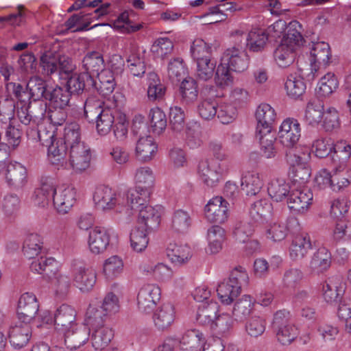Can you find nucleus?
I'll return each instance as SVG.
<instances>
[{
  "instance_id": "9d476101",
  "label": "nucleus",
  "mask_w": 351,
  "mask_h": 351,
  "mask_svg": "<svg viewBox=\"0 0 351 351\" xmlns=\"http://www.w3.org/2000/svg\"><path fill=\"white\" fill-rule=\"evenodd\" d=\"M39 304L36 295L25 293L21 295L17 306V317L23 323L30 324L38 314Z\"/></svg>"
},
{
  "instance_id": "f257e3e1",
  "label": "nucleus",
  "mask_w": 351,
  "mask_h": 351,
  "mask_svg": "<svg viewBox=\"0 0 351 351\" xmlns=\"http://www.w3.org/2000/svg\"><path fill=\"white\" fill-rule=\"evenodd\" d=\"M84 117L89 123H95L100 135L108 134L115 121L112 111L103 106L100 101H86L84 104Z\"/></svg>"
},
{
  "instance_id": "9b49d317",
  "label": "nucleus",
  "mask_w": 351,
  "mask_h": 351,
  "mask_svg": "<svg viewBox=\"0 0 351 351\" xmlns=\"http://www.w3.org/2000/svg\"><path fill=\"white\" fill-rule=\"evenodd\" d=\"M313 197L308 189H293L287 197L288 208L294 214H302L308 210Z\"/></svg>"
},
{
  "instance_id": "49530a36",
  "label": "nucleus",
  "mask_w": 351,
  "mask_h": 351,
  "mask_svg": "<svg viewBox=\"0 0 351 351\" xmlns=\"http://www.w3.org/2000/svg\"><path fill=\"white\" fill-rule=\"evenodd\" d=\"M71 95L66 88L56 86L50 88L49 94L47 95V100L53 108H65L69 105Z\"/></svg>"
},
{
  "instance_id": "dca6fc26",
  "label": "nucleus",
  "mask_w": 351,
  "mask_h": 351,
  "mask_svg": "<svg viewBox=\"0 0 351 351\" xmlns=\"http://www.w3.org/2000/svg\"><path fill=\"white\" fill-rule=\"evenodd\" d=\"M76 312L67 304L61 305L54 314V326L56 330L60 332H66L69 329L77 324L75 322Z\"/></svg>"
},
{
  "instance_id": "69168bd1",
  "label": "nucleus",
  "mask_w": 351,
  "mask_h": 351,
  "mask_svg": "<svg viewBox=\"0 0 351 351\" xmlns=\"http://www.w3.org/2000/svg\"><path fill=\"white\" fill-rule=\"evenodd\" d=\"M191 53L195 62L211 59V47L202 39H195L191 47Z\"/></svg>"
},
{
  "instance_id": "412c9836",
  "label": "nucleus",
  "mask_w": 351,
  "mask_h": 351,
  "mask_svg": "<svg viewBox=\"0 0 351 351\" xmlns=\"http://www.w3.org/2000/svg\"><path fill=\"white\" fill-rule=\"evenodd\" d=\"M255 136L259 142L261 155L267 158H274L278 153L275 131L256 130Z\"/></svg>"
},
{
  "instance_id": "5701e85b",
  "label": "nucleus",
  "mask_w": 351,
  "mask_h": 351,
  "mask_svg": "<svg viewBox=\"0 0 351 351\" xmlns=\"http://www.w3.org/2000/svg\"><path fill=\"white\" fill-rule=\"evenodd\" d=\"M5 178L10 186L21 189L27 182V169L19 162H11L7 166Z\"/></svg>"
},
{
  "instance_id": "8fccbe9b",
  "label": "nucleus",
  "mask_w": 351,
  "mask_h": 351,
  "mask_svg": "<svg viewBox=\"0 0 351 351\" xmlns=\"http://www.w3.org/2000/svg\"><path fill=\"white\" fill-rule=\"evenodd\" d=\"M167 256L176 265H180L191 257L190 248L186 245H178L170 243L167 248Z\"/></svg>"
},
{
  "instance_id": "680f3d73",
  "label": "nucleus",
  "mask_w": 351,
  "mask_h": 351,
  "mask_svg": "<svg viewBox=\"0 0 351 351\" xmlns=\"http://www.w3.org/2000/svg\"><path fill=\"white\" fill-rule=\"evenodd\" d=\"M281 261L280 257H273L270 263L263 258H256L254 262V273L257 277H265L270 269H276Z\"/></svg>"
},
{
  "instance_id": "6e6552de",
  "label": "nucleus",
  "mask_w": 351,
  "mask_h": 351,
  "mask_svg": "<svg viewBox=\"0 0 351 351\" xmlns=\"http://www.w3.org/2000/svg\"><path fill=\"white\" fill-rule=\"evenodd\" d=\"M301 136V128L297 119H286L281 124L278 132L280 143L287 147L286 150L295 149L294 147Z\"/></svg>"
},
{
  "instance_id": "20e7f679",
  "label": "nucleus",
  "mask_w": 351,
  "mask_h": 351,
  "mask_svg": "<svg viewBox=\"0 0 351 351\" xmlns=\"http://www.w3.org/2000/svg\"><path fill=\"white\" fill-rule=\"evenodd\" d=\"M40 64L47 75L59 72L70 74L75 69L71 58L60 53H47L41 56Z\"/></svg>"
},
{
  "instance_id": "b1692460",
  "label": "nucleus",
  "mask_w": 351,
  "mask_h": 351,
  "mask_svg": "<svg viewBox=\"0 0 351 351\" xmlns=\"http://www.w3.org/2000/svg\"><path fill=\"white\" fill-rule=\"evenodd\" d=\"M93 200L97 208L102 210H111L117 204L115 192L108 186H99L96 189Z\"/></svg>"
},
{
  "instance_id": "ea45409f",
  "label": "nucleus",
  "mask_w": 351,
  "mask_h": 351,
  "mask_svg": "<svg viewBox=\"0 0 351 351\" xmlns=\"http://www.w3.org/2000/svg\"><path fill=\"white\" fill-rule=\"evenodd\" d=\"M27 87L29 90V99L34 101L47 100V95L49 94L50 88L45 80L39 77H31Z\"/></svg>"
},
{
  "instance_id": "0eeeda50",
  "label": "nucleus",
  "mask_w": 351,
  "mask_h": 351,
  "mask_svg": "<svg viewBox=\"0 0 351 351\" xmlns=\"http://www.w3.org/2000/svg\"><path fill=\"white\" fill-rule=\"evenodd\" d=\"M29 267L33 273L40 275V278L47 283L53 282L60 274L58 262L52 257L40 256L35 258Z\"/></svg>"
},
{
  "instance_id": "13d9d810",
  "label": "nucleus",
  "mask_w": 351,
  "mask_h": 351,
  "mask_svg": "<svg viewBox=\"0 0 351 351\" xmlns=\"http://www.w3.org/2000/svg\"><path fill=\"white\" fill-rule=\"evenodd\" d=\"M8 119L9 124L5 129V137L8 143L13 146L16 147L19 145L23 134V129L20 124L14 125L15 119L14 118L13 110H10L8 114Z\"/></svg>"
},
{
  "instance_id": "a18cd8bd",
  "label": "nucleus",
  "mask_w": 351,
  "mask_h": 351,
  "mask_svg": "<svg viewBox=\"0 0 351 351\" xmlns=\"http://www.w3.org/2000/svg\"><path fill=\"white\" fill-rule=\"evenodd\" d=\"M285 88L290 98L293 99H302L306 86L303 78L291 74L287 78Z\"/></svg>"
},
{
  "instance_id": "052dcab7",
  "label": "nucleus",
  "mask_w": 351,
  "mask_h": 351,
  "mask_svg": "<svg viewBox=\"0 0 351 351\" xmlns=\"http://www.w3.org/2000/svg\"><path fill=\"white\" fill-rule=\"evenodd\" d=\"M324 298L327 303L336 306L343 300L345 289L343 286L326 282L323 286Z\"/></svg>"
},
{
  "instance_id": "f03ea898",
  "label": "nucleus",
  "mask_w": 351,
  "mask_h": 351,
  "mask_svg": "<svg viewBox=\"0 0 351 351\" xmlns=\"http://www.w3.org/2000/svg\"><path fill=\"white\" fill-rule=\"evenodd\" d=\"M248 275L241 266L236 267L230 273L227 281L218 285L217 295L221 302L231 304L241 291V287L248 283Z\"/></svg>"
},
{
  "instance_id": "864d4df0",
  "label": "nucleus",
  "mask_w": 351,
  "mask_h": 351,
  "mask_svg": "<svg viewBox=\"0 0 351 351\" xmlns=\"http://www.w3.org/2000/svg\"><path fill=\"white\" fill-rule=\"evenodd\" d=\"M296 21L290 23L287 32L283 34L280 45L298 49L302 45L303 37L301 33L296 29Z\"/></svg>"
},
{
  "instance_id": "4be33fe9",
  "label": "nucleus",
  "mask_w": 351,
  "mask_h": 351,
  "mask_svg": "<svg viewBox=\"0 0 351 351\" xmlns=\"http://www.w3.org/2000/svg\"><path fill=\"white\" fill-rule=\"evenodd\" d=\"M257 121L256 130L265 132L274 131L273 124L275 122L276 114L273 108L267 104L258 106L255 113Z\"/></svg>"
},
{
  "instance_id": "603ef678",
  "label": "nucleus",
  "mask_w": 351,
  "mask_h": 351,
  "mask_svg": "<svg viewBox=\"0 0 351 351\" xmlns=\"http://www.w3.org/2000/svg\"><path fill=\"white\" fill-rule=\"evenodd\" d=\"M154 178L152 171L149 167H143L137 170L135 175V189H144L143 197L145 199L148 195V190H151L154 184Z\"/></svg>"
},
{
  "instance_id": "7ed1b4c3",
  "label": "nucleus",
  "mask_w": 351,
  "mask_h": 351,
  "mask_svg": "<svg viewBox=\"0 0 351 351\" xmlns=\"http://www.w3.org/2000/svg\"><path fill=\"white\" fill-rule=\"evenodd\" d=\"M144 189H135L133 192V217L140 219H149L152 225H155L157 217H161L162 208L149 205L151 190H148L146 198L143 197Z\"/></svg>"
},
{
  "instance_id": "4468645a",
  "label": "nucleus",
  "mask_w": 351,
  "mask_h": 351,
  "mask_svg": "<svg viewBox=\"0 0 351 351\" xmlns=\"http://www.w3.org/2000/svg\"><path fill=\"white\" fill-rule=\"evenodd\" d=\"M66 89L71 94L80 95L83 92L92 93L95 86L93 77L84 72L72 74L66 81Z\"/></svg>"
},
{
  "instance_id": "e2e57ef3",
  "label": "nucleus",
  "mask_w": 351,
  "mask_h": 351,
  "mask_svg": "<svg viewBox=\"0 0 351 351\" xmlns=\"http://www.w3.org/2000/svg\"><path fill=\"white\" fill-rule=\"evenodd\" d=\"M348 144L346 141H339L332 145L331 158L334 165L346 166L350 158V152L348 149Z\"/></svg>"
},
{
  "instance_id": "c9c22d12",
  "label": "nucleus",
  "mask_w": 351,
  "mask_h": 351,
  "mask_svg": "<svg viewBox=\"0 0 351 351\" xmlns=\"http://www.w3.org/2000/svg\"><path fill=\"white\" fill-rule=\"evenodd\" d=\"M147 97L152 101H161L164 99L167 87L162 84L158 75L154 72L147 73Z\"/></svg>"
},
{
  "instance_id": "aec40b11",
  "label": "nucleus",
  "mask_w": 351,
  "mask_h": 351,
  "mask_svg": "<svg viewBox=\"0 0 351 351\" xmlns=\"http://www.w3.org/2000/svg\"><path fill=\"white\" fill-rule=\"evenodd\" d=\"M63 334L67 348L73 350L84 345L88 341L90 332L86 326L76 324Z\"/></svg>"
},
{
  "instance_id": "a211bd4d",
  "label": "nucleus",
  "mask_w": 351,
  "mask_h": 351,
  "mask_svg": "<svg viewBox=\"0 0 351 351\" xmlns=\"http://www.w3.org/2000/svg\"><path fill=\"white\" fill-rule=\"evenodd\" d=\"M175 317L174 306L171 303H165L154 311L152 318L155 327L160 331H164L171 326Z\"/></svg>"
},
{
  "instance_id": "c756f323",
  "label": "nucleus",
  "mask_w": 351,
  "mask_h": 351,
  "mask_svg": "<svg viewBox=\"0 0 351 351\" xmlns=\"http://www.w3.org/2000/svg\"><path fill=\"white\" fill-rule=\"evenodd\" d=\"M219 306L217 302L213 301L203 302L197 308V322L209 328L218 315Z\"/></svg>"
},
{
  "instance_id": "393cba45",
  "label": "nucleus",
  "mask_w": 351,
  "mask_h": 351,
  "mask_svg": "<svg viewBox=\"0 0 351 351\" xmlns=\"http://www.w3.org/2000/svg\"><path fill=\"white\" fill-rule=\"evenodd\" d=\"M157 149L158 146L151 136L140 137L135 148L136 158L141 162H149L157 152Z\"/></svg>"
},
{
  "instance_id": "de8ad7c7",
  "label": "nucleus",
  "mask_w": 351,
  "mask_h": 351,
  "mask_svg": "<svg viewBox=\"0 0 351 351\" xmlns=\"http://www.w3.org/2000/svg\"><path fill=\"white\" fill-rule=\"evenodd\" d=\"M36 196L44 197V199L38 201V206L45 207L47 206L50 199L53 200V196H56L53 178L51 177H42L40 188L35 191Z\"/></svg>"
},
{
  "instance_id": "774afa93",
  "label": "nucleus",
  "mask_w": 351,
  "mask_h": 351,
  "mask_svg": "<svg viewBox=\"0 0 351 351\" xmlns=\"http://www.w3.org/2000/svg\"><path fill=\"white\" fill-rule=\"evenodd\" d=\"M338 87V80L334 74L330 73L324 75L319 82L317 94L320 97L330 96Z\"/></svg>"
},
{
  "instance_id": "bf43d9fd",
  "label": "nucleus",
  "mask_w": 351,
  "mask_h": 351,
  "mask_svg": "<svg viewBox=\"0 0 351 351\" xmlns=\"http://www.w3.org/2000/svg\"><path fill=\"white\" fill-rule=\"evenodd\" d=\"M233 324L234 319L230 314H218L209 329L217 335H226L232 328Z\"/></svg>"
},
{
  "instance_id": "79ce46f5",
  "label": "nucleus",
  "mask_w": 351,
  "mask_h": 351,
  "mask_svg": "<svg viewBox=\"0 0 351 351\" xmlns=\"http://www.w3.org/2000/svg\"><path fill=\"white\" fill-rule=\"evenodd\" d=\"M98 82L95 80V86L92 92L97 90L104 97L109 96L114 90L115 82L113 74L109 69L102 71L99 75H96Z\"/></svg>"
},
{
  "instance_id": "6ab92c4d",
  "label": "nucleus",
  "mask_w": 351,
  "mask_h": 351,
  "mask_svg": "<svg viewBox=\"0 0 351 351\" xmlns=\"http://www.w3.org/2000/svg\"><path fill=\"white\" fill-rule=\"evenodd\" d=\"M31 337L32 329L29 324L21 322L10 327L8 338L11 346L15 349L25 347Z\"/></svg>"
},
{
  "instance_id": "ddd939ff",
  "label": "nucleus",
  "mask_w": 351,
  "mask_h": 351,
  "mask_svg": "<svg viewBox=\"0 0 351 351\" xmlns=\"http://www.w3.org/2000/svg\"><path fill=\"white\" fill-rule=\"evenodd\" d=\"M90 150L85 143H80L70 147L69 151V162L71 167L76 172L86 170L90 165Z\"/></svg>"
},
{
  "instance_id": "37998d69",
  "label": "nucleus",
  "mask_w": 351,
  "mask_h": 351,
  "mask_svg": "<svg viewBox=\"0 0 351 351\" xmlns=\"http://www.w3.org/2000/svg\"><path fill=\"white\" fill-rule=\"evenodd\" d=\"M263 186V182L258 173L247 172L241 178V191L247 196L258 194Z\"/></svg>"
},
{
  "instance_id": "423d86ee",
  "label": "nucleus",
  "mask_w": 351,
  "mask_h": 351,
  "mask_svg": "<svg viewBox=\"0 0 351 351\" xmlns=\"http://www.w3.org/2000/svg\"><path fill=\"white\" fill-rule=\"evenodd\" d=\"M161 291L152 284L144 285L137 295V308L142 314H150L160 300Z\"/></svg>"
},
{
  "instance_id": "338daca9",
  "label": "nucleus",
  "mask_w": 351,
  "mask_h": 351,
  "mask_svg": "<svg viewBox=\"0 0 351 351\" xmlns=\"http://www.w3.org/2000/svg\"><path fill=\"white\" fill-rule=\"evenodd\" d=\"M130 120L125 112L119 110L116 115L114 125V134L119 141H124L128 137Z\"/></svg>"
},
{
  "instance_id": "473e14b6",
  "label": "nucleus",
  "mask_w": 351,
  "mask_h": 351,
  "mask_svg": "<svg viewBox=\"0 0 351 351\" xmlns=\"http://www.w3.org/2000/svg\"><path fill=\"white\" fill-rule=\"evenodd\" d=\"M82 66L85 69L84 73L94 77L102 71H106L103 55L99 51H93L88 52L83 58Z\"/></svg>"
},
{
  "instance_id": "a878e982",
  "label": "nucleus",
  "mask_w": 351,
  "mask_h": 351,
  "mask_svg": "<svg viewBox=\"0 0 351 351\" xmlns=\"http://www.w3.org/2000/svg\"><path fill=\"white\" fill-rule=\"evenodd\" d=\"M110 243V235L106 230L95 227L89 233L88 245L90 251L99 254L104 252Z\"/></svg>"
},
{
  "instance_id": "3c124183",
  "label": "nucleus",
  "mask_w": 351,
  "mask_h": 351,
  "mask_svg": "<svg viewBox=\"0 0 351 351\" xmlns=\"http://www.w3.org/2000/svg\"><path fill=\"white\" fill-rule=\"evenodd\" d=\"M267 191L271 198L278 202L285 199L287 200L291 190L288 183H286L283 180L278 179L269 183Z\"/></svg>"
},
{
  "instance_id": "2f4dec72",
  "label": "nucleus",
  "mask_w": 351,
  "mask_h": 351,
  "mask_svg": "<svg viewBox=\"0 0 351 351\" xmlns=\"http://www.w3.org/2000/svg\"><path fill=\"white\" fill-rule=\"evenodd\" d=\"M331 51L330 46L324 42L315 43L311 51V64L312 66H326L330 63Z\"/></svg>"
},
{
  "instance_id": "f704fd0d",
  "label": "nucleus",
  "mask_w": 351,
  "mask_h": 351,
  "mask_svg": "<svg viewBox=\"0 0 351 351\" xmlns=\"http://www.w3.org/2000/svg\"><path fill=\"white\" fill-rule=\"evenodd\" d=\"M75 196V189L71 186L64 189L60 194L53 196V204L58 213H67L76 201Z\"/></svg>"
},
{
  "instance_id": "e433bc0d",
  "label": "nucleus",
  "mask_w": 351,
  "mask_h": 351,
  "mask_svg": "<svg viewBox=\"0 0 351 351\" xmlns=\"http://www.w3.org/2000/svg\"><path fill=\"white\" fill-rule=\"evenodd\" d=\"M90 340L96 350H103L107 347L114 337V331L109 326L98 328L90 330Z\"/></svg>"
},
{
  "instance_id": "c03bdc74",
  "label": "nucleus",
  "mask_w": 351,
  "mask_h": 351,
  "mask_svg": "<svg viewBox=\"0 0 351 351\" xmlns=\"http://www.w3.org/2000/svg\"><path fill=\"white\" fill-rule=\"evenodd\" d=\"M179 93L182 103L189 105L195 102L198 97L196 80L190 77L184 78L179 88Z\"/></svg>"
},
{
  "instance_id": "cd10ccee",
  "label": "nucleus",
  "mask_w": 351,
  "mask_h": 351,
  "mask_svg": "<svg viewBox=\"0 0 351 351\" xmlns=\"http://www.w3.org/2000/svg\"><path fill=\"white\" fill-rule=\"evenodd\" d=\"M51 142L48 146V156L53 165L63 166L66 162V156L69 146L61 138L50 136Z\"/></svg>"
},
{
  "instance_id": "bb28decb",
  "label": "nucleus",
  "mask_w": 351,
  "mask_h": 351,
  "mask_svg": "<svg viewBox=\"0 0 351 351\" xmlns=\"http://www.w3.org/2000/svg\"><path fill=\"white\" fill-rule=\"evenodd\" d=\"M45 108L41 104H32L29 102L18 110L17 115L21 123L27 126L32 122L37 121L44 117Z\"/></svg>"
},
{
  "instance_id": "c85d7f7f",
  "label": "nucleus",
  "mask_w": 351,
  "mask_h": 351,
  "mask_svg": "<svg viewBox=\"0 0 351 351\" xmlns=\"http://www.w3.org/2000/svg\"><path fill=\"white\" fill-rule=\"evenodd\" d=\"M96 272L85 267H80L74 274V283L82 292H89L96 283Z\"/></svg>"
},
{
  "instance_id": "39448f33",
  "label": "nucleus",
  "mask_w": 351,
  "mask_h": 351,
  "mask_svg": "<svg viewBox=\"0 0 351 351\" xmlns=\"http://www.w3.org/2000/svg\"><path fill=\"white\" fill-rule=\"evenodd\" d=\"M285 159L291 166L289 176L293 182L300 185L306 183L311 174V168L302 162V158L296 154L295 149L286 150Z\"/></svg>"
},
{
  "instance_id": "f3484780",
  "label": "nucleus",
  "mask_w": 351,
  "mask_h": 351,
  "mask_svg": "<svg viewBox=\"0 0 351 351\" xmlns=\"http://www.w3.org/2000/svg\"><path fill=\"white\" fill-rule=\"evenodd\" d=\"M219 165H216L213 159L202 160L198 165V174L207 186L214 187L221 178Z\"/></svg>"
},
{
  "instance_id": "7c9ffc66",
  "label": "nucleus",
  "mask_w": 351,
  "mask_h": 351,
  "mask_svg": "<svg viewBox=\"0 0 351 351\" xmlns=\"http://www.w3.org/2000/svg\"><path fill=\"white\" fill-rule=\"evenodd\" d=\"M273 206L269 200L261 199L252 204L250 215L258 223H263L271 219Z\"/></svg>"
},
{
  "instance_id": "f8f14e48",
  "label": "nucleus",
  "mask_w": 351,
  "mask_h": 351,
  "mask_svg": "<svg viewBox=\"0 0 351 351\" xmlns=\"http://www.w3.org/2000/svg\"><path fill=\"white\" fill-rule=\"evenodd\" d=\"M227 201L221 196H216L209 200L204 208L205 217L208 221L223 223L228 217Z\"/></svg>"
},
{
  "instance_id": "5fc2aeb1",
  "label": "nucleus",
  "mask_w": 351,
  "mask_h": 351,
  "mask_svg": "<svg viewBox=\"0 0 351 351\" xmlns=\"http://www.w3.org/2000/svg\"><path fill=\"white\" fill-rule=\"evenodd\" d=\"M324 104L318 99L310 100L306 105L305 119L309 124L319 123L324 115Z\"/></svg>"
},
{
  "instance_id": "09e8293b",
  "label": "nucleus",
  "mask_w": 351,
  "mask_h": 351,
  "mask_svg": "<svg viewBox=\"0 0 351 351\" xmlns=\"http://www.w3.org/2000/svg\"><path fill=\"white\" fill-rule=\"evenodd\" d=\"M254 302L250 295H244L241 299L236 302L232 311L234 320L243 322L251 313Z\"/></svg>"
},
{
  "instance_id": "72a5a7b5",
  "label": "nucleus",
  "mask_w": 351,
  "mask_h": 351,
  "mask_svg": "<svg viewBox=\"0 0 351 351\" xmlns=\"http://www.w3.org/2000/svg\"><path fill=\"white\" fill-rule=\"evenodd\" d=\"M110 315L104 310L90 305L86 313L85 323L88 329L91 330L98 328L107 326L105 323L108 319Z\"/></svg>"
},
{
  "instance_id": "4d7b16f0",
  "label": "nucleus",
  "mask_w": 351,
  "mask_h": 351,
  "mask_svg": "<svg viewBox=\"0 0 351 351\" xmlns=\"http://www.w3.org/2000/svg\"><path fill=\"white\" fill-rule=\"evenodd\" d=\"M43 242L37 234H29L24 241L23 246V254L29 259L34 258L40 252Z\"/></svg>"
},
{
  "instance_id": "a19ab883",
  "label": "nucleus",
  "mask_w": 351,
  "mask_h": 351,
  "mask_svg": "<svg viewBox=\"0 0 351 351\" xmlns=\"http://www.w3.org/2000/svg\"><path fill=\"white\" fill-rule=\"evenodd\" d=\"M310 237L307 233H301L295 236L290 247V256L292 258H303L311 249Z\"/></svg>"
},
{
  "instance_id": "58836bf2",
  "label": "nucleus",
  "mask_w": 351,
  "mask_h": 351,
  "mask_svg": "<svg viewBox=\"0 0 351 351\" xmlns=\"http://www.w3.org/2000/svg\"><path fill=\"white\" fill-rule=\"evenodd\" d=\"M331 262L330 252L327 248L322 247L314 253L310 263V267L317 274L323 273L330 267Z\"/></svg>"
},
{
  "instance_id": "0e129e2a",
  "label": "nucleus",
  "mask_w": 351,
  "mask_h": 351,
  "mask_svg": "<svg viewBox=\"0 0 351 351\" xmlns=\"http://www.w3.org/2000/svg\"><path fill=\"white\" fill-rule=\"evenodd\" d=\"M151 117V126L153 132L161 134L167 126V119L165 113L161 108L156 107L152 108L149 112Z\"/></svg>"
},
{
  "instance_id": "4c0bfd02",
  "label": "nucleus",
  "mask_w": 351,
  "mask_h": 351,
  "mask_svg": "<svg viewBox=\"0 0 351 351\" xmlns=\"http://www.w3.org/2000/svg\"><path fill=\"white\" fill-rule=\"evenodd\" d=\"M180 343L184 351H197L204 346L205 338L198 330H191L184 333Z\"/></svg>"
},
{
  "instance_id": "1a4fd4ad",
  "label": "nucleus",
  "mask_w": 351,
  "mask_h": 351,
  "mask_svg": "<svg viewBox=\"0 0 351 351\" xmlns=\"http://www.w3.org/2000/svg\"><path fill=\"white\" fill-rule=\"evenodd\" d=\"M160 218L157 217L155 225H152L149 218L145 219L136 218L135 232L133 234V250L141 252L145 250L149 242L147 234L159 226Z\"/></svg>"
},
{
  "instance_id": "2eb2a0df",
  "label": "nucleus",
  "mask_w": 351,
  "mask_h": 351,
  "mask_svg": "<svg viewBox=\"0 0 351 351\" xmlns=\"http://www.w3.org/2000/svg\"><path fill=\"white\" fill-rule=\"evenodd\" d=\"M221 59L223 64H227L229 69L234 72H243L249 66V57L247 53L236 47L226 49Z\"/></svg>"
},
{
  "instance_id": "6e6d98bb",
  "label": "nucleus",
  "mask_w": 351,
  "mask_h": 351,
  "mask_svg": "<svg viewBox=\"0 0 351 351\" xmlns=\"http://www.w3.org/2000/svg\"><path fill=\"white\" fill-rule=\"evenodd\" d=\"M274 55L278 64L280 67L286 68L295 61L297 50L283 45H279L274 51Z\"/></svg>"
}]
</instances>
